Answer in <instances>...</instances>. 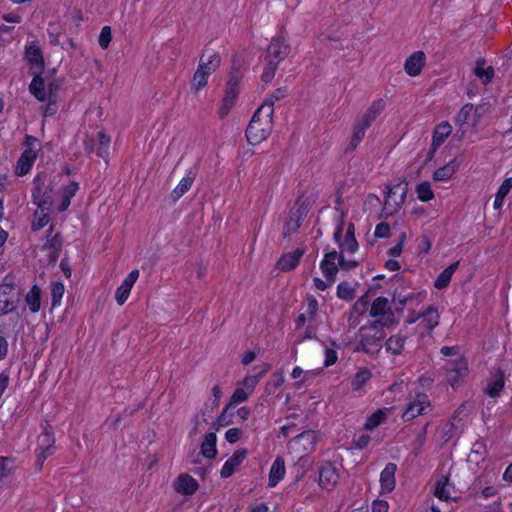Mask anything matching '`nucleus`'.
Wrapping results in <instances>:
<instances>
[{
    "instance_id": "1",
    "label": "nucleus",
    "mask_w": 512,
    "mask_h": 512,
    "mask_svg": "<svg viewBox=\"0 0 512 512\" xmlns=\"http://www.w3.org/2000/svg\"><path fill=\"white\" fill-rule=\"evenodd\" d=\"M272 117L268 105H261L256 110L246 129V138L250 144H259L269 137L273 129Z\"/></svg>"
},
{
    "instance_id": "2",
    "label": "nucleus",
    "mask_w": 512,
    "mask_h": 512,
    "mask_svg": "<svg viewBox=\"0 0 512 512\" xmlns=\"http://www.w3.org/2000/svg\"><path fill=\"white\" fill-rule=\"evenodd\" d=\"M291 51L290 44L282 34L272 38L267 47L265 60L267 61L262 73V81L269 83L275 76L278 65L289 55Z\"/></svg>"
},
{
    "instance_id": "3",
    "label": "nucleus",
    "mask_w": 512,
    "mask_h": 512,
    "mask_svg": "<svg viewBox=\"0 0 512 512\" xmlns=\"http://www.w3.org/2000/svg\"><path fill=\"white\" fill-rule=\"evenodd\" d=\"M369 315L375 320L371 323V329L377 328H393L398 325L396 315L389 305L386 297L380 296L373 300L370 305Z\"/></svg>"
},
{
    "instance_id": "4",
    "label": "nucleus",
    "mask_w": 512,
    "mask_h": 512,
    "mask_svg": "<svg viewBox=\"0 0 512 512\" xmlns=\"http://www.w3.org/2000/svg\"><path fill=\"white\" fill-rule=\"evenodd\" d=\"M34 187L32 189L33 203L38 209L49 211L52 206V181L46 174H38L33 180Z\"/></svg>"
},
{
    "instance_id": "5",
    "label": "nucleus",
    "mask_w": 512,
    "mask_h": 512,
    "mask_svg": "<svg viewBox=\"0 0 512 512\" xmlns=\"http://www.w3.org/2000/svg\"><path fill=\"white\" fill-rule=\"evenodd\" d=\"M19 302V295L15 293L13 283L4 282L0 285V318L16 311ZM6 325L0 319V333H5Z\"/></svg>"
},
{
    "instance_id": "6",
    "label": "nucleus",
    "mask_w": 512,
    "mask_h": 512,
    "mask_svg": "<svg viewBox=\"0 0 512 512\" xmlns=\"http://www.w3.org/2000/svg\"><path fill=\"white\" fill-rule=\"evenodd\" d=\"M310 204L302 198H298L295 206L289 212V218L283 228V236L288 237L298 231L301 222L307 216Z\"/></svg>"
},
{
    "instance_id": "7",
    "label": "nucleus",
    "mask_w": 512,
    "mask_h": 512,
    "mask_svg": "<svg viewBox=\"0 0 512 512\" xmlns=\"http://www.w3.org/2000/svg\"><path fill=\"white\" fill-rule=\"evenodd\" d=\"M406 186L407 184H397L393 188L388 189L381 217L388 218L400 209L406 198Z\"/></svg>"
},
{
    "instance_id": "8",
    "label": "nucleus",
    "mask_w": 512,
    "mask_h": 512,
    "mask_svg": "<svg viewBox=\"0 0 512 512\" xmlns=\"http://www.w3.org/2000/svg\"><path fill=\"white\" fill-rule=\"evenodd\" d=\"M447 382L454 388L468 375V363L463 357L448 361L444 366Z\"/></svg>"
},
{
    "instance_id": "9",
    "label": "nucleus",
    "mask_w": 512,
    "mask_h": 512,
    "mask_svg": "<svg viewBox=\"0 0 512 512\" xmlns=\"http://www.w3.org/2000/svg\"><path fill=\"white\" fill-rule=\"evenodd\" d=\"M55 438L51 426L46 425L43 433L38 437V461L41 464L54 453Z\"/></svg>"
},
{
    "instance_id": "10",
    "label": "nucleus",
    "mask_w": 512,
    "mask_h": 512,
    "mask_svg": "<svg viewBox=\"0 0 512 512\" xmlns=\"http://www.w3.org/2000/svg\"><path fill=\"white\" fill-rule=\"evenodd\" d=\"M339 474L337 468L331 462H325L319 468V485L331 490L338 482Z\"/></svg>"
},
{
    "instance_id": "11",
    "label": "nucleus",
    "mask_w": 512,
    "mask_h": 512,
    "mask_svg": "<svg viewBox=\"0 0 512 512\" xmlns=\"http://www.w3.org/2000/svg\"><path fill=\"white\" fill-rule=\"evenodd\" d=\"M25 59L30 64L33 74H41L44 70V59L40 47L31 43L25 48Z\"/></svg>"
},
{
    "instance_id": "12",
    "label": "nucleus",
    "mask_w": 512,
    "mask_h": 512,
    "mask_svg": "<svg viewBox=\"0 0 512 512\" xmlns=\"http://www.w3.org/2000/svg\"><path fill=\"white\" fill-rule=\"evenodd\" d=\"M338 253L333 250L324 255V258L320 262V269L326 280L335 282L337 273L339 271L338 262L336 263Z\"/></svg>"
},
{
    "instance_id": "13",
    "label": "nucleus",
    "mask_w": 512,
    "mask_h": 512,
    "mask_svg": "<svg viewBox=\"0 0 512 512\" xmlns=\"http://www.w3.org/2000/svg\"><path fill=\"white\" fill-rule=\"evenodd\" d=\"M429 405L428 397L426 394H417L416 399L410 402L402 414L404 421H410L424 413L426 406Z\"/></svg>"
},
{
    "instance_id": "14",
    "label": "nucleus",
    "mask_w": 512,
    "mask_h": 512,
    "mask_svg": "<svg viewBox=\"0 0 512 512\" xmlns=\"http://www.w3.org/2000/svg\"><path fill=\"white\" fill-rule=\"evenodd\" d=\"M426 62V56L423 51H416L412 53L404 63L405 72L411 76H418Z\"/></svg>"
},
{
    "instance_id": "15",
    "label": "nucleus",
    "mask_w": 512,
    "mask_h": 512,
    "mask_svg": "<svg viewBox=\"0 0 512 512\" xmlns=\"http://www.w3.org/2000/svg\"><path fill=\"white\" fill-rule=\"evenodd\" d=\"M138 277L139 271L137 269L132 270L123 280L122 284L117 288L115 298L119 305H123L126 302L130 291Z\"/></svg>"
},
{
    "instance_id": "16",
    "label": "nucleus",
    "mask_w": 512,
    "mask_h": 512,
    "mask_svg": "<svg viewBox=\"0 0 512 512\" xmlns=\"http://www.w3.org/2000/svg\"><path fill=\"white\" fill-rule=\"evenodd\" d=\"M247 456V449L240 448L236 450L232 456L224 463L220 470L222 478H228L233 475L235 469L245 460Z\"/></svg>"
},
{
    "instance_id": "17",
    "label": "nucleus",
    "mask_w": 512,
    "mask_h": 512,
    "mask_svg": "<svg viewBox=\"0 0 512 512\" xmlns=\"http://www.w3.org/2000/svg\"><path fill=\"white\" fill-rule=\"evenodd\" d=\"M397 471V465L389 462L386 464L380 474L381 491L383 493H390L395 488L396 480L395 473Z\"/></svg>"
},
{
    "instance_id": "18",
    "label": "nucleus",
    "mask_w": 512,
    "mask_h": 512,
    "mask_svg": "<svg viewBox=\"0 0 512 512\" xmlns=\"http://www.w3.org/2000/svg\"><path fill=\"white\" fill-rule=\"evenodd\" d=\"M198 486V482L189 474H180L174 483L175 491L182 495L194 494Z\"/></svg>"
},
{
    "instance_id": "19",
    "label": "nucleus",
    "mask_w": 512,
    "mask_h": 512,
    "mask_svg": "<svg viewBox=\"0 0 512 512\" xmlns=\"http://www.w3.org/2000/svg\"><path fill=\"white\" fill-rule=\"evenodd\" d=\"M386 106L383 99H377L372 102L371 106L367 109L364 115L359 118L356 122L369 128L375 119L382 113Z\"/></svg>"
},
{
    "instance_id": "20",
    "label": "nucleus",
    "mask_w": 512,
    "mask_h": 512,
    "mask_svg": "<svg viewBox=\"0 0 512 512\" xmlns=\"http://www.w3.org/2000/svg\"><path fill=\"white\" fill-rule=\"evenodd\" d=\"M207 50H205L199 60L198 68L202 71L206 72L209 76L214 73L220 66L221 57L218 52L212 51L207 55Z\"/></svg>"
},
{
    "instance_id": "21",
    "label": "nucleus",
    "mask_w": 512,
    "mask_h": 512,
    "mask_svg": "<svg viewBox=\"0 0 512 512\" xmlns=\"http://www.w3.org/2000/svg\"><path fill=\"white\" fill-rule=\"evenodd\" d=\"M384 338L383 333L369 334L365 333L362 335L360 340V346L362 350L367 354H376L381 349V342Z\"/></svg>"
},
{
    "instance_id": "22",
    "label": "nucleus",
    "mask_w": 512,
    "mask_h": 512,
    "mask_svg": "<svg viewBox=\"0 0 512 512\" xmlns=\"http://www.w3.org/2000/svg\"><path fill=\"white\" fill-rule=\"evenodd\" d=\"M37 157V152L33 148H26L17 161L15 172L18 176L26 175L32 168Z\"/></svg>"
},
{
    "instance_id": "23",
    "label": "nucleus",
    "mask_w": 512,
    "mask_h": 512,
    "mask_svg": "<svg viewBox=\"0 0 512 512\" xmlns=\"http://www.w3.org/2000/svg\"><path fill=\"white\" fill-rule=\"evenodd\" d=\"M318 435L314 430H307L292 439V443L302 448L303 452L309 453L315 449Z\"/></svg>"
},
{
    "instance_id": "24",
    "label": "nucleus",
    "mask_w": 512,
    "mask_h": 512,
    "mask_svg": "<svg viewBox=\"0 0 512 512\" xmlns=\"http://www.w3.org/2000/svg\"><path fill=\"white\" fill-rule=\"evenodd\" d=\"M304 254V249L297 248L296 250L284 254L277 262V267L281 271H291L299 263L300 258Z\"/></svg>"
},
{
    "instance_id": "25",
    "label": "nucleus",
    "mask_w": 512,
    "mask_h": 512,
    "mask_svg": "<svg viewBox=\"0 0 512 512\" xmlns=\"http://www.w3.org/2000/svg\"><path fill=\"white\" fill-rule=\"evenodd\" d=\"M505 385L504 372L502 370H497L491 378L488 380L487 387L485 388L486 394H488L492 398H496L500 396L501 391L503 390Z\"/></svg>"
},
{
    "instance_id": "26",
    "label": "nucleus",
    "mask_w": 512,
    "mask_h": 512,
    "mask_svg": "<svg viewBox=\"0 0 512 512\" xmlns=\"http://www.w3.org/2000/svg\"><path fill=\"white\" fill-rule=\"evenodd\" d=\"M285 475V461L281 456L276 457L269 472V487H275Z\"/></svg>"
},
{
    "instance_id": "27",
    "label": "nucleus",
    "mask_w": 512,
    "mask_h": 512,
    "mask_svg": "<svg viewBox=\"0 0 512 512\" xmlns=\"http://www.w3.org/2000/svg\"><path fill=\"white\" fill-rule=\"evenodd\" d=\"M195 179V173L189 170L185 177L181 179L179 184L171 193V198L174 202L180 199L192 186Z\"/></svg>"
},
{
    "instance_id": "28",
    "label": "nucleus",
    "mask_w": 512,
    "mask_h": 512,
    "mask_svg": "<svg viewBox=\"0 0 512 512\" xmlns=\"http://www.w3.org/2000/svg\"><path fill=\"white\" fill-rule=\"evenodd\" d=\"M217 436L214 432L207 433L201 444L200 453L207 459H213L217 455L216 449Z\"/></svg>"
},
{
    "instance_id": "29",
    "label": "nucleus",
    "mask_w": 512,
    "mask_h": 512,
    "mask_svg": "<svg viewBox=\"0 0 512 512\" xmlns=\"http://www.w3.org/2000/svg\"><path fill=\"white\" fill-rule=\"evenodd\" d=\"M422 318V324L426 331L431 332L439 324V314L434 306H429L424 312L419 314Z\"/></svg>"
},
{
    "instance_id": "30",
    "label": "nucleus",
    "mask_w": 512,
    "mask_h": 512,
    "mask_svg": "<svg viewBox=\"0 0 512 512\" xmlns=\"http://www.w3.org/2000/svg\"><path fill=\"white\" fill-rule=\"evenodd\" d=\"M29 91L35 98L41 102L46 101L47 92L44 86V80L41 74H34V77L29 85Z\"/></svg>"
},
{
    "instance_id": "31",
    "label": "nucleus",
    "mask_w": 512,
    "mask_h": 512,
    "mask_svg": "<svg viewBox=\"0 0 512 512\" xmlns=\"http://www.w3.org/2000/svg\"><path fill=\"white\" fill-rule=\"evenodd\" d=\"M311 465L312 460L308 455L299 457L292 469V473L295 475V484L298 483L306 475Z\"/></svg>"
},
{
    "instance_id": "32",
    "label": "nucleus",
    "mask_w": 512,
    "mask_h": 512,
    "mask_svg": "<svg viewBox=\"0 0 512 512\" xmlns=\"http://www.w3.org/2000/svg\"><path fill=\"white\" fill-rule=\"evenodd\" d=\"M237 96H238V92H232V90H226L225 95H224V97L220 103L219 109H218L219 118L223 119L229 114V112L231 111L232 107L235 104Z\"/></svg>"
},
{
    "instance_id": "33",
    "label": "nucleus",
    "mask_w": 512,
    "mask_h": 512,
    "mask_svg": "<svg viewBox=\"0 0 512 512\" xmlns=\"http://www.w3.org/2000/svg\"><path fill=\"white\" fill-rule=\"evenodd\" d=\"M79 186L77 182H70L68 185L62 188V200L58 207L60 212L68 209L71 203V199L75 196Z\"/></svg>"
},
{
    "instance_id": "34",
    "label": "nucleus",
    "mask_w": 512,
    "mask_h": 512,
    "mask_svg": "<svg viewBox=\"0 0 512 512\" xmlns=\"http://www.w3.org/2000/svg\"><path fill=\"white\" fill-rule=\"evenodd\" d=\"M452 127L448 122L438 124L433 132L432 144L434 147H440L445 139L451 134Z\"/></svg>"
},
{
    "instance_id": "35",
    "label": "nucleus",
    "mask_w": 512,
    "mask_h": 512,
    "mask_svg": "<svg viewBox=\"0 0 512 512\" xmlns=\"http://www.w3.org/2000/svg\"><path fill=\"white\" fill-rule=\"evenodd\" d=\"M41 289L34 285L26 294L25 301L32 313H37L41 308Z\"/></svg>"
},
{
    "instance_id": "36",
    "label": "nucleus",
    "mask_w": 512,
    "mask_h": 512,
    "mask_svg": "<svg viewBox=\"0 0 512 512\" xmlns=\"http://www.w3.org/2000/svg\"><path fill=\"white\" fill-rule=\"evenodd\" d=\"M458 266H459V261H456V262L450 264L437 277V279L435 280L434 286L437 289H444V288H446L449 285V283L451 281V278H452V275L457 270Z\"/></svg>"
},
{
    "instance_id": "37",
    "label": "nucleus",
    "mask_w": 512,
    "mask_h": 512,
    "mask_svg": "<svg viewBox=\"0 0 512 512\" xmlns=\"http://www.w3.org/2000/svg\"><path fill=\"white\" fill-rule=\"evenodd\" d=\"M458 167V164L456 163V160H452L451 162L447 163L446 165L438 168L433 173V180L434 181H446L449 180L453 174L455 173L456 169Z\"/></svg>"
},
{
    "instance_id": "38",
    "label": "nucleus",
    "mask_w": 512,
    "mask_h": 512,
    "mask_svg": "<svg viewBox=\"0 0 512 512\" xmlns=\"http://www.w3.org/2000/svg\"><path fill=\"white\" fill-rule=\"evenodd\" d=\"M406 337L400 334L392 335L385 342V347L388 352L394 355H399L404 349Z\"/></svg>"
},
{
    "instance_id": "39",
    "label": "nucleus",
    "mask_w": 512,
    "mask_h": 512,
    "mask_svg": "<svg viewBox=\"0 0 512 512\" xmlns=\"http://www.w3.org/2000/svg\"><path fill=\"white\" fill-rule=\"evenodd\" d=\"M485 60L478 59L476 62V67L474 68V74L482 80L484 84L491 82L494 77V69L491 66L487 68L484 67Z\"/></svg>"
},
{
    "instance_id": "40",
    "label": "nucleus",
    "mask_w": 512,
    "mask_h": 512,
    "mask_svg": "<svg viewBox=\"0 0 512 512\" xmlns=\"http://www.w3.org/2000/svg\"><path fill=\"white\" fill-rule=\"evenodd\" d=\"M487 453L486 444L483 440H477L471 448L468 461L471 463L479 464L483 461Z\"/></svg>"
},
{
    "instance_id": "41",
    "label": "nucleus",
    "mask_w": 512,
    "mask_h": 512,
    "mask_svg": "<svg viewBox=\"0 0 512 512\" xmlns=\"http://www.w3.org/2000/svg\"><path fill=\"white\" fill-rule=\"evenodd\" d=\"M434 495L443 501L452 499L450 494L449 478L442 476L436 483Z\"/></svg>"
},
{
    "instance_id": "42",
    "label": "nucleus",
    "mask_w": 512,
    "mask_h": 512,
    "mask_svg": "<svg viewBox=\"0 0 512 512\" xmlns=\"http://www.w3.org/2000/svg\"><path fill=\"white\" fill-rule=\"evenodd\" d=\"M512 188V178H506L500 185L494 200V208L500 209L503 206V202L507 194Z\"/></svg>"
},
{
    "instance_id": "43",
    "label": "nucleus",
    "mask_w": 512,
    "mask_h": 512,
    "mask_svg": "<svg viewBox=\"0 0 512 512\" xmlns=\"http://www.w3.org/2000/svg\"><path fill=\"white\" fill-rule=\"evenodd\" d=\"M97 137L99 145L96 154L98 157L107 160L109 155L110 136H108L104 131H99Z\"/></svg>"
},
{
    "instance_id": "44",
    "label": "nucleus",
    "mask_w": 512,
    "mask_h": 512,
    "mask_svg": "<svg viewBox=\"0 0 512 512\" xmlns=\"http://www.w3.org/2000/svg\"><path fill=\"white\" fill-rule=\"evenodd\" d=\"M284 383V375L282 371L272 374L270 380L265 385V393L267 395L274 394L277 389Z\"/></svg>"
},
{
    "instance_id": "45",
    "label": "nucleus",
    "mask_w": 512,
    "mask_h": 512,
    "mask_svg": "<svg viewBox=\"0 0 512 512\" xmlns=\"http://www.w3.org/2000/svg\"><path fill=\"white\" fill-rule=\"evenodd\" d=\"M387 418L386 412L379 409L367 418L365 429L372 430L382 424Z\"/></svg>"
},
{
    "instance_id": "46",
    "label": "nucleus",
    "mask_w": 512,
    "mask_h": 512,
    "mask_svg": "<svg viewBox=\"0 0 512 512\" xmlns=\"http://www.w3.org/2000/svg\"><path fill=\"white\" fill-rule=\"evenodd\" d=\"M337 297L345 301H350L355 297V289L349 282L343 281L337 286Z\"/></svg>"
},
{
    "instance_id": "47",
    "label": "nucleus",
    "mask_w": 512,
    "mask_h": 512,
    "mask_svg": "<svg viewBox=\"0 0 512 512\" xmlns=\"http://www.w3.org/2000/svg\"><path fill=\"white\" fill-rule=\"evenodd\" d=\"M208 77L209 75L206 72L202 71L200 68H197L191 80L192 89L195 91L203 89L207 85Z\"/></svg>"
},
{
    "instance_id": "48",
    "label": "nucleus",
    "mask_w": 512,
    "mask_h": 512,
    "mask_svg": "<svg viewBox=\"0 0 512 512\" xmlns=\"http://www.w3.org/2000/svg\"><path fill=\"white\" fill-rule=\"evenodd\" d=\"M51 302L52 307H55L60 304L62 297L64 295L65 287L62 282H52L51 283Z\"/></svg>"
},
{
    "instance_id": "49",
    "label": "nucleus",
    "mask_w": 512,
    "mask_h": 512,
    "mask_svg": "<svg viewBox=\"0 0 512 512\" xmlns=\"http://www.w3.org/2000/svg\"><path fill=\"white\" fill-rule=\"evenodd\" d=\"M418 199L427 202L434 198V192L431 189V185L428 181L421 182L416 187Z\"/></svg>"
},
{
    "instance_id": "50",
    "label": "nucleus",
    "mask_w": 512,
    "mask_h": 512,
    "mask_svg": "<svg viewBox=\"0 0 512 512\" xmlns=\"http://www.w3.org/2000/svg\"><path fill=\"white\" fill-rule=\"evenodd\" d=\"M269 369L270 365L266 364L264 368L260 370L256 375L246 376L242 381V385L249 390H253L254 387L258 384L259 380L265 373H267Z\"/></svg>"
},
{
    "instance_id": "51",
    "label": "nucleus",
    "mask_w": 512,
    "mask_h": 512,
    "mask_svg": "<svg viewBox=\"0 0 512 512\" xmlns=\"http://www.w3.org/2000/svg\"><path fill=\"white\" fill-rule=\"evenodd\" d=\"M372 374L366 369H360L354 376L351 386L354 390H359L370 378Z\"/></svg>"
},
{
    "instance_id": "52",
    "label": "nucleus",
    "mask_w": 512,
    "mask_h": 512,
    "mask_svg": "<svg viewBox=\"0 0 512 512\" xmlns=\"http://www.w3.org/2000/svg\"><path fill=\"white\" fill-rule=\"evenodd\" d=\"M367 129H368L367 127L359 124L358 122L355 123L354 129H353V135H352L351 141L349 143V147L351 149H355L358 146V144L364 138Z\"/></svg>"
},
{
    "instance_id": "53",
    "label": "nucleus",
    "mask_w": 512,
    "mask_h": 512,
    "mask_svg": "<svg viewBox=\"0 0 512 512\" xmlns=\"http://www.w3.org/2000/svg\"><path fill=\"white\" fill-rule=\"evenodd\" d=\"M243 74L240 70L232 68L229 73V79L226 84V90H232V92H238V85L241 82Z\"/></svg>"
},
{
    "instance_id": "54",
    "label": "nucleus",
    "mask_w": 512,
    "mask_h": 512,
    "mask_svg": "<svg viewBox=\"0 0 512 512\" xmlns=\"http://www.w3.org/2000/svg\"><path fill=\"white\" fill-rule=\"evenodd\" d=\"M48 211H41L37 209L34 213V220L32 222V229L34 231L40 230L45 227L49 221Z\"/></svg>"
},
{
    "instance_id": "55",
    "label": "nucleus",
    "mask_w": 512,
    "mask_h": 512,
    "mask_svg": "<svg viewBox=\"0 0 512 512\" xmlns=\"http://www.w3.org/2000/svg\"><path fill=\"white\" fill-rule=\"evenodd\" d=\"M287 94V90L285 87H280L276 89L264 102L262 105H268L272 110V114L274 113V103L283 99Z\"/></svg>"
},
{
    "instance_id": "56",
    "label": "nucleus",
    "mask_w": 512,
    "mask_h": 512,
    "mask_svg": "<svg viewBox=\"0 0 512 512\" xmlns=\"http://www.w3.org/2000/svg\"><path fill=\"white\" fill-rule=\"evenodd\" d=\"M306 302H307V309H306L305 314L307 315L308 320L310 322H313L316 318L317 311H318V301L314 296L308 295L306 297Z\"/></svg>"
},
{
    "instance_id": "57",
    "label": "nucleus",
    "mask_w": 512,
    "mask_h": 512,
    "mask_svg": "<svg viewBox=\"0 0 512 512\" xmlns=\"http://www.w3.org/2000/svg\"><path fill=\"white\" fill-rule=\"evenodd\" d=\"M426 438H427V425L424 426L423 430L417 434L414 441L412 442V447L414 450V454L416 456H418L421 453L422 448L426 442Z\"/></svg>"
},
{
    "instance_id": "58",
    "label": "nucleus",
    "mask_w": 512,
    "mask_h": 512,
    "mask_svg": "<svg viewBox=\"0 0 512 512\" xmlns=\"http://www.w3.org/2000/svg\"><path fill=\"white\" fill-rule=\"evenodd\" d=\"M234 415L233 408L229 404L223 409L222 413L218 416L216 423L219 427H224L232 422Z\"/></svg>"
},
{
    "instance_id": "59",
    "label": "nucleus",
    "mask_w": 512,
    "mask_h": 512,
    "mask_svg": "<svg viewBox=\"0 0 512 512\" xmlns=\"http://www.w3.org/2000/svg\"><path fill=\"white\" fill-rule=\"evenodd\" d=\"M370 304V300L368 298V295H363L360 298L357 299V301L353 305V312L357 316H361L368 310V306Z\"/></svg>"
},
{
    "instance_id": "60",
    "label": "nucleus",
    "mask_w": 512,
    "mask_h": 512,
    "mask_svg": "<svg viewBox=\"0 0 512 512\" xmlns=\"http://www.w3.org/2000/svg\"><path fill=\"white\" fill-rule=\"evenodd\" d=\"M13 469V461L7 457H0V477L3 479L8 478Z\"/></svg>"
},
{
    "instance_id": "61",
    "label": "nucleus",
    "mask_w": 512,
    "mask_h": 512,
    "mask_svg": "<svg viewBox=\"0 0 512 512\" xmlns=\"http://www.w3.org/2000/svg\"><path fill=\"white\" fill-rule=\"evenodd\" d=\"M111 40H112L111 27L110 26H104L101 29V32H100V35H99V38H98L99 46L102 49H106V48H108Z\"/></svg>"
},
{
    "instance_id": "62",
    "label": "nucleus",
    "mask_w": 512,
    "mask_h": 512,
    "mask_svg": "<svg viewBox=\"0 0 512 512\" xmlns=\"http://www.w3.org/2000/svg\"><path fill=\"white\" fill-rule=\"evenodd\" d=\"M62 248V237L59 233L49 238L43 245L44 250H55L61 251Z\"/></svg>"
},
{
    "instance_id": "63",
    "label": "nucleus",
    "mask_w": 512,
    "mask_h": 512,
    "mask_svg": "<svg viewBox=\"0 0 512 512\" xmlns=\"http://www.w3.org/2000/svg\"><path fill=\"white\" fill-rule=\"evenodd\" d=\"M337 261H338L339 269H341L343 271H350L359 266L358 261L346 260L344 258L343 252L338 253Z\"/></svg>"
},
{
    "instance_id": "64",
    "label": "nucleus",
    "mask_w": 512,
    "mask_h": 512,
    "mask_svg": "<svg viewBox=\"0 0 512 512\" xmlns=\"http://www.w3.org/2000/svg\"><path fill=\"white\" fill-rule=\"evenodd\" d=\"M248 398V393L243 388H237L230 398L229 405L233 406L235 404L242 403L246 401Z\"/></svg>"
}]
</instances>
